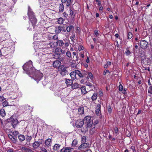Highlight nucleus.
Returning a JSON list of instances; mask_svg holds the SVG:
<instances>
[{
    "instance_id": "nucleus-1",
    "label": "nucleus",
    "mask_w": 152,
    "mask_h": 152,
    "mask_svg": "<svg viewBox=\"0 0 152 152\" xmlns=\"http://www.w3.org/2000/svg\"><path fill=\"white\" fill-rule=\"evenodd\" d=\"M91 117L87 116L83 120L80 119L77 120L75 122V126L77 128L82 127L84 124H86V128H90L93 122L91 119Z\"/></svg>"
},
{
    "instance_id": "nucleus-2",
    "label": "nucleus",
    "mask_w": 152,
    "mask_h": 152,
    "mask_svg": "<svg viewBox=\"0 0 152 152\" xmlns=\"http://www.w3.org/2000/svg\"><path fill=\"white\" fill-rule=\"evenodd\" d=\"M32 63V62L30 61L25 63L23 66V70L26 72V73L27 74H33L35 71L34 68L33 67Z\"/></svg>"
},
{
    "instance_id": "nucleus-3",
    "label": "nucleus",
    "mask_w": 152,
    "mask_h": 152,
    "mask_svg": "<svg viewBox=\"0 0 152 152\" xmlns=\"http://www.w3.org/2000/svg\"><path fill=\"white\" fill-rule=\"evenodd\" d=\"M28 14L29 18V21H30L32 26L34 28L36 23L37 20L35 17L34 13L29 6L28 7Z\"/></svg>"
},
{
    "instance_id": "nucleus-4",
    "label": "nucleus",
    "mask_w": 152,
    "mask_h": 152,
    "mask_svg": "<svg viewBox=\"0 0 152 152\" xmlns=\"http://www.w3.org/2000/svg\"><path fill=\"white\" fill-rule=\"evenodd\" d=\"M43 76V75L42 73L38 72L33 76V78L38 83L39 81L41 80Z\"/></svg>"
},
{
    "instance_id": "nucleus-5",
    "label": "nucleus",
    "mask_w": 152,
    "mask_h": 152,
    "mask_svg": "<svg viewBox=\"0 0 152 152\" xmlns=\"http://www.w3.org/2000/svg\"><path fill=\"white\" fill-rule=\"evenodd\" d=\"M140 46L142 48H146L148 46V43L146 41L142 40L140 42Z\"/></svg>"
},
{
    "instance_id": "nucleus-6",
    "label": "nucleus",
    "mask_w": 152,
    "mask_h": 152,
    "mask_svg": "<svg viewBox=\"0 0 152 152\" xmlns=\"http://www.w3.org/2000/svg\"><path fill=\"white\" fill-rule=\"evenodd\" d=\"M60 69V73L62 76H64L67 73V71L66 70V68L64 66H61Z\"/></svg>"
},
{
    "instance_id": "nucleus-7",
    "label": "nucleus",
    "mask_w": 152,
    "mask_h": 152,
    "mask_svg": "<svg viewBox=\"0 0 152 152\" xmlns=\"http://www.w3.org/2000/svg\"><path fill=\"white\" fill-rule=\"evenodd\" d=\"M13 116L10 117V119L11 121L12 124L13 128H15V126L18 123V120L15 118H13Z\"/></svg>"
},
{
    "instance_id": "nucleus-8",
    "label": "nucleus",
    "mask_w": 152,
    "mask_h": 152,
    "mask_svg": "<svg viewBox=\"0 0 152 152\" xmlns=\"http://www.w3.org/2000/svg\"><path fill=\"white\" fill-rule=\"evenodd\" d=\"M73 149L70 147H65L62 148L60 152H73Z\"/></svg>"
},
{
    "instance_id": "nucleus-9",
    "label": "nucleus",
    "mask_w": 152,
    "mask_h": 152,
    "mask_svg": "<svg viewBox=\"0 0 152 152\" xmlns=\"http://www.w3.org/2000/svg\"><path fill=\"white\" fill-rule=\"evenodd\" d=\"M82 143L78 148V149L80 150H82L89 146V143L88 142Z\"/></svg>"
},
{
    "instance_id": "nucleus-10",
    "label": "nucleus",
    "mask_w": 152,
    "mask_h": 152,
    "mask_svg": "<svg viewBox=\"0 0 152 152\" xmlns=\"http://www.w3.org/2000/svg\"><path fill=\"white\" fill-rule=\"evenodd\" d=\"M101 105L99 104H98L96 107V110L95 112L97 115H99L101 113Z\"/></svg>"
},
{
    "instance_id": "nucleus-11",
    "label": "nucleus",
    "mask_w": 152,
    "mask_h": 152,
    "mask_svg": "<svg viewBox=\"0 0 152 152\" xmlns=\"http://www.w3.org/2000/svg\"><path fill=\"white\" fill-rule=\"evenodd\" d=\"M42 143V141H35L33 144L32 146L34 148H37L39 145Z\"/></svg>"
},
{
    "instance_id": "nucleus-12",
    "label": "nucleus",
    "mask_w": 152,
    "mask_h": 152,
    "mask_svg": "<svg viewBox=\"0 0 152 152\" xmlns=\"http://www.w3.org/2000/svg\"><path fill=\"white\" fill-rule=\"evenodd\" d=\"M8 137L10 140L11 142L14 143H16L17 142V139L15 137L13 136L11 134H9Z\"/></svg>"
},
{
    "instance_id": "nucleus-13",
    "label": "nucleus",
    "mask_w": 152,
    "mask_h": 152,
    "mask_svg": "<svg viewBox=\"0 0 152 152\" xmlns=\"http://www.w3.org/2000/svg\"><path fill=\"white\" fill-rule=\"evenodd\" d=\"M61 64V62L59 61H55L53 63V66L55 68L58 67Z\"/></svg>"
},
{
    "instance_id": "nucleus-14",
    "label": "nucleus",
    "mask_w": 152,
    "mask_h": 152,
    "mask_svg": "<svg viewBox=\"0 0 152 152\" xmlns=\"http://www.w3.org/2000/svg\"><path fill=\"white\" fill-rule=\"evenodd\" d=\"M63 27L61 26H57L56 27L55 32L56 34L60 33L63 29Z\"/></svg>"
},
{
    "instance_id": "nucleus-15",
    "label": "nucleus",
    "mask_w": 152,
    "mask_h": 152,
    "mask_svg": "<svg viewBox=\"0 0 152 152\" xmlns=\"http://www.w3.org/2000/svg\"><path fill=\"white\" fill-rule=\"evenodd\" d=\"M70 76L72 79H75L76 78L77 75L76 70L75 71L71 72L70 74Z\"/></svg>"
},
{
    "instance_id": "nucleus-16",
    "label": "nucleus",
    "mask_w": 152,
    "mask_h": 152,
    "mask_svg": "<svg viewBox=\"0 0 152 152\" xmlns=\"http://www.w3.org/2000/svg\"><path fill=\"white\" fill-rule=\"evenodd\" d=\"M56 43L57 45L60 47H63L64 44V42L62 40H58Z\"/></svg>"
},
{
    "instance_id": "nucleus-17",
    "label": "nucleus",
    "mask_w": 152,
    "mask_h": 152,
    "mask_svg": "<svg viewBox=\"0 0 152 152\" xmlns=\"http://www.w3.org/2000/svg\"><path fill=\"white\" fill-rule=\"evenodd\" d=\"M21 149L23 152H31L32 151L29 148L22 147Z\"/></svg>"
},
{
    "instance_id": "nucleus-18",
    "label": "nucleus",
    "mask_w": 152,
    "mask_h": 152,
    "mask_svg": "<svg viewBox=\"0 0 152 152\" xmlns=\"http://www.w3.org/2000/svg\"><path fill=\"white\" fill-rule=\"evenodd\" d=\"M51 139L50 138H48L45 140V143L46 146L48 147H49L50 146V144L51 143Z\"/></svg>"
},
{
    "instance_id": "nucleus-19",
    "label": "nucleus",
    "mask_w": 152,
    "mask_h": 152,
    "mask_svg": "<svg viewBox=\"0 0 152 152\" xmlns=\"http://www.w3.org/2000/svg\"><path fill=\"white\" fill-rule=\"evenodd\" d=\"M61 50L60 48H57L55 50V53L58 56V58H59V57H60V52Z\"/></svg>"
},
{
    "instance_id": "nucleus-20",
    "label": "nucleus",
    "mask_w": 152,
    "mask_h": 152,
    "mask_svg": "<svg viewBox=\"0 0 152 152\" xmlns=\"http://www.w3.org/2000/svg\"><path fill=\"white\" fill-rule=\"evenodd\" d=\"M60 147V145L59 144H55L53 147V149L54 151L58 150Z\"/></svg>"
},
{
    "instance_id": "nucleus-21",
    "label": "nucleus",
    "mask_w": 152,
    "mask_h": 152,
    "mask_svg": "<svg viewBox=\"0 0 152 152\" xmlns=\"http://www.w3.org/2000/svg\"><path fill=\"white\" fill-rule=\"evenodd\" d=\"M18 139L20 142L24 140L25 139V136L22 134H20L18 136Z\"/></svg>"
},
{
    "instance_id": "nucleus-22",
    "label": "nucleus",
    "mask_w": 152,
    "mask_h": 152,
    "mask_svg": "<svg viewBox=\"0 0 152 152\" xmlns=\"http://www.w3.org/2000/svg\"><path fill=\"white\" fill-rule=\"evenodd\" d=\"M66 83L68 86H71L72 84V80H71L66 79Z\"/></svg>"
},
{
    "instance_id": "nucleus-23",
    "label": "nucleus",
    "mask_w": 152,
    "mask_h": 152,
    "mask_svg": "<svg viewBox=\"0 0 152 152\" xmlns=\"http://www.w3.org/2000/svg\"><path fill=\"white\" fill-rule=\"evenodd\" d=\"M74 29V27L72 25L67 26L66 28V30L68 32H69Z\"/></svg>"
},
{
    "instance_id": "nucleus-24",
    "label": "nucleus",
    "mask_w": 152,
    "mask_h": 152,
    "mask_svg": "<svg viewBox=\"0 0 152 152\" xmlns=\"http://www.w3.org/2000/svg\"><path fill=\"white\" fill-rule=\"evenodd\" d=\"M45 56V54H42L41 57L39 58L40 59V62H43L45 61L46 59Z\"/></svg>"
},
{
    "instance_id": "nucleus-25",
    "label": "nucleus",
    "mask_w": 152,
    "mask_h": 152,
    "mask_svg": "<svg viewBox=\"0 0 152 152\" xmlns=\"http://www.w3.org/2000/svg\"><path fill=\"white\" fill-rule=\"evenodd\" d=\"M84 109L83 107H80L78 109V113L79 114H82L84 113Z\"/></svg>"
},
{
    "instance_id": "nucleus-26",
    "label": "nucleus",
    "mask_w": 152,
    "mask_h": 152,
    "mask_svg": "<svg viewBox=\"0 0 152 152\" xmlns=\"http://www.w3.org/2000/svg\"><path fill=\"white\" fill-rule=\"evenodd\" d=\"M0 115L2 117H4L5 116V112L4 109H2L0 110Z\"/></svg>"
},
{
    "instance_id": "nucleus-27",
    "label": "nucleus",
    "mask_w": 152,
    "mask_h": 152,
    "mask_svg": "<svg viewBox=\"0 0 152 152\" xmlns=\"http://www.w3.org/2000/svg\"><path fill=\"white\" fill-rule=\"evenodd\" d=\"M82 93L83 94H85L86 93V88L85 86H82L80 88Z\"/></svg>"
},
{
    "instance_id": "nucleus-28",
    "label": "nucleus",
    "mask_w": 152,
    "mask_h": 152,
    "mask_svg": "<svg viewBox=\"0 0 152 152\" xmlns=\"http://www.w3.org/2000/svg\"><path fill=\"white\" fill-rule=\"evenodd\" d=\"M80 85L77 83H74L72 86V88L73 89L77 88L79 87Z\"/></svg>"
},
{
    "instance_id": "nucleus-29",
    "label": "nucleus",
    "mask_w": 152,
    "mask_h": 152,
    "mask_svg": "<svg viewBox=\"0 0 152 152\" xmlns=\"http://www.w3.org/2000/svg\"><path fill=\"white\" fill-rule=\"evenodd\" d=\"M77 140L75 139L72 142V146L73 147H75L77 145Z\"/></svg>"
},
{
    "instance_id": "nucleus-30",
    "label": "nucleus",
    "mask_w": 152,
    "mask_h": 152,
    "mask_svg": "<svg viewBox=\"0 0 152 152\" xmlns=\"http://www.w3.org/2000/svg\"><path fill=\"white\" fill-rule=\"evenodd\" d=\"M64 20L62 18H60L58 19V22L59 24H63Z\"/></svg>"
},
{
    "instance_id": "nucleus-31",
    "label": "nucleus",
    "mask_w": 152,
    "mask_h": 152,
    "mask_svg": "<svg viewBox=\"0 0 152 152\" xmlns=\"http://www.w3.org/2000/svg\"><path fill=\"white\" fill-rule=\"evenodd\" d=\"M66 56L67 57H68L69 58H72L71 53L69 51H67L66 53Z\"/></svg>"
},
{
    "instance_id": "nucleus-32",
    "label": "nucleus",
    "mask_w": 152,
    "mask_h": 152,
    "mask_svg": "<svg viewBox=\"0 0 152 152\" xmlns=\"http://www.w3.org/2000/svg\"><path fill=\"white\" fill-rule=\"evenodd\" d=\"M76 73L77 75H78L79 77H83V75H82V72L81 73L80 71L78 70H76Z\"/></svg>"
},
{
    "instance_id": "nucleus-33",
    "label": "nucleus",
    "mask_w": 152,
    "mask_h": 152,
    "mask_svg": "<svg viewBox=\"0 0 152 152\" xmlns=\"http://www.w3.org/2000/svg\"><path fill=\"white\" fill-rule=\"evenodd\" d=\"M64 5L62 3L60 4L59 11L60 12H62L64 10Z\"/></svg>"
},
{
    "instance_id": "nucleus-34",
    "label": "nucleus",
    "mask_w": 152,
    "mask_h": 152,
    "mask_svg": "<svg viewBox=\"0 0 152 152\" xmlns=\"http://www.w3.org/2000/svg\"><path fill=\"white\" fill-rule=\"evenodd\" d=\"M88 76L87 77L88 78H90L91 80L93 78V76L91 72H88Z\"/></svg>"
},
{
    "instance_id": "nucleus-35",
    "label": "nucleus",
    "mask_w": 152,
    "mask_h": 152,
    "mask_svg": "<svg viewBox=\"0 0 152 152\" xmlns=\"http://www.w3.org/2000/svg\"><path fill=\"white\" fill-rule=\"evenodd\" d=\"M23 107L25 109H26V110H27L28 109L30 110L31 108V107L28 105H24L23 106Z\"/></svg>"
},
{
    "instance_id": "nucleus-36",
    "label": "nucleus",
    "mask_w": 152,
    "mask_h": 152,
    "mask_svg": "<svg viewBox=\"0 0 152 152\" xmlns=\"http://www.w3.org/2000/svg\"><path fill=\"white\" fill-rule=\"evenodd\" d=\"M88 72L85 71H83L82 72V75H83V77H86L88 74Z\"/></svg>"
},
{
    "instance_id": "nucleus-37",
    "label": "nucleus",
    "mask_w": 152,
    "mask_h": 152,
    "mask_svg": "<svg viewBox=\"0 0 152 152\" xmlns=\"http://www.w3.org/2000/svg\"><path fill=\"white\" fill-rule=\"evenodd\" d=\"M49 45L50 46V47L51 48H54L56 46L53 42H51L49 44Z\"/></svg>"
},
{
    "instance_id": "nucleus-38",
    "label": "nucleus",
    "mask_w": 152,
    "mask_h": 152,
    "mask_svg": "<svg viewBox=\"0 0 152 152\" xmlns=\"http://www.w3.org/2000/svg\"><path fill=\"white\" fill-rule=\"evenodd\" d=\"M132 37V34L131 32L128 33V37L129 39H131Z\"/></svg>"
},
{
    "instance_id": "nucleus-39",
    "label": "nucleus",
    "mask_w": 152,
    "mask_h": 152,
    "mask_svg": "<svg viewBox=\"0 0 152 152\" xmlns=\"http://www.w3.org/2000/svg\"><path fill=\"white\" fill-rule=\"evenodd\" d=\"M61 96V98L62 100L63 101V102H66V100H65V99H67V97L66 96H64V97H63V96Z\"/></svg>"
},
{
    "instance_id": "nucleus-40",
    "label": "nucleus",
    "mask_w": 152,
    "mask_h": 152,
    "mask_svg": "<svg viewBox=\"0 0 152 152\" xmlns=\"http://www.w3.org/2000/svg\"><path fill=\"white\" fill-rule=\"evenodd\" d=\"M86 141V137L85 136H83L82 138V142L85 143Z\"/></svg>"
},
{
    "instance_id": "nucleus-41",
    "label": "nucleus",
    "mask_w": 152,
    "mask_h": 152,
    "mask_svg": "<svg viewBox=\"0 0 152 152\" xmlns=\"http://www.w3.org/2000/svg\"><path fill=\"white\" fill-rule=\"evenodd\" d=\"M69 40H68L66 42H65L64 43V46L66 47H67L69 46Z\"/></svg>"
},
{
    "instance_id": "nucleus-42",
    "label": "nucleus",
    "mask_w": 152,
    "mask_h": 152,
    "mask_svg": "<svg viewBox=\"0 0 152 152\" xmlns=\"http://www.w3.org/2000/svg\"><path fill=\"white\" fill-rule=\"evenodd\" d=\"M148 92L152 94V86H150L148 90Z\"/></svg>"
},
{
    "instance_id": "nucleus-43",
    "label": "nucleus",
    "mask_w": 152,
    "mask_h": 152,
    "mask_svg": "<svg viewBox=\"0 0 152 152\" xmlns=\"http://www.w3.org/2000/svg\"><path fill=\"white\" fill-rule=\"evenodd\" d=\"M84 49V47L82 46H79L78 47V49L80 51H81L82 50H83Z\"/></svg>"
},
{
    "instance_id": "nucleus-44",
    "label": "nucleus",
    "mask_w": 152,
    "mask_h": 152,
    "mask_svg": "<svg viewBox=\"0 0 152 152\" xmlns=\"http://www.w3.org/2000/svg\"><path fill=\"white\" fill-rule=\"evenodd\" d=\"M32 138L31 136H27L26 140L30 142L32 139Z\"/></svg>"
},
{
    "instance_id": "nucleus-45",
    "label": "nucleus",
    "mask_w": 152,
    "mask_h": 152,
    "mask_svg": "<svg viewBox=\"0 0 152 152\" xmlns=\"http://www.w3.org/2000/svg\"><path fill=\"white\" fill-rule=\"evenodd\" d=\"M75 33L78 34H79L80 33V29L79 27L77 28L76 30L75 31Z\"/></svg>"
},
{
    "instance_id": "nucleus-46",
    "label": "nucleus",
    "mask_w": 152,
    "mask_h": 152,
    "mask_svg": "<svg viewBox=\"0 0 152 152\" xmlns=\"http://www.w3.org/2000/svg\"><path fill=\"white\" fill-rule=\"evenodd\" d=\"M8 102H7V101H4L3 103H2V104H3V105L4 106V107H5V106H7V105H8Z\"/></svg>"
},
{
    "instance_id": "nucleus-47",
    "label": "nucleus",
    "mask_w": 152,
    "mask_h": 152,
    "mask_svg": "<svg viewBox=\"0 0 152 152\" xmlns=\"http://www.w3.org/2000/svg\"><path fill=\"white\" fill-rule=\"evenodd\" d=\"M53 39L54 40H57L58 39V37L57 35H55L53 37Z\"/></svg>"
},
{
    "instance_id": "nucleus-48",
    "label": "nucleus",
    "mask_w": 152,
    "mask_h": 152,
    "mask_svg": "<svg viewBox=\"0 0 152 152\" xmlns=\"http://www.w3.org/2000/svg\"><path fill=\"white\" fill-rule=\"evenodd\" d=\"M75 37V34H72V35L70 37V39H71L72 41L74 39Z\"/></svg>"
},
{
    "instance_id": "nucleus-49",
    "label": "nucleus",
    "mask_w": 152,
    "mask_h": 152,
    "mask_svg": "<svg viewBox=\"0 0 152 152\" xmlns=\"http://www.w3.org/2000/svg\"><path fill=\"white\" fill-rule=\"evenodd\" d=\"M119 89L120 91H122L123 90V86L121 84H120L119 86Z\"/></svg>"
},
{
    "instance_id": "nucleus-50",
    "label": "nucleus",
    "mask_w": 152,
    "mask_h": 152,
    "mask_svg": "<svg viewBox=\"0 0 152 152\" xmlns=\"http://www.w3.org/2000/svg\"><path fill=\"white\" fill-rule=\"evenodd\" d=\"M108 73L109 74H110V73L109 70H104V75H105L106 73Z\"/></svg>"
},
{
    "instance_id": "nucleus-51",
    "label": "nucleus",
    "mask_w": 152,
    "mask_h": 152,
    "mask_svg": "<svg viewBox=\"0 0 152 152\" xmlns=\"http://www.w3.org/2000/svg\"><path fill=\"white\" fill-rule=\"evenodd\" d=\"M97 96H92L91 99L92 100L94 101L96 99H97Z\"/></svg>"
},
{
    "instance_id": "nucleus-52",
    "label": "nucleus",
    "mask_w": 152,
    "mask_h": 152,
    "mask_svg": "<svg viewBox=\"0 0 152 152\" xmlns=\"http://www.w3.org/2000/svg\"><path fill=\"white\" fill-rule=\"evenodd\" d=\"M94 34H95V35L96 36H98L99 34V33L98 31H97V30H95L94 31Z\"/></svg>"
},
{
    "instance_id": "nucleus-53",
    "label": "nucleus",
    "mask_w": 152,
    "mask_h": 152,
    "mask_svg": "<svg viewBox=\"0 0 152 152\" xmlns=\"http://www.w3.org/2000/svg\"><path fill=\"white\" fill-rule=\"evenodd\" d=\"M69 15H70L71 16L73 15L74 14L73 11L71 9L69 10Z\"/></svg>"
},
{
    "instance_id": "nucleus-54",
    "label": "nucleus",
    "mask_w": 152,
    "mask_h": 152,
    "mask_svg": "<svg viewBox=\"0 0 152 152\" xmlns=\"http://www.w3.org/2000/svg\"><path fill=\"white\" fill-rule=\"evenodd\" d=\"M71 0H68V1L67 2L66 4V6L67 7H69V6L70 4Z\"/></svg>"
},
{
    "instance_id": "nucleus-55",
    "label": "nucleus",
    "mask_w": 152,
    "mask_h": 152,
    "mask_svg": "<svg viewBox=\"0 0 152 152\" xmlns=\"http://www.w3.org/2000/svg\"><path fill=\"white\" fill-rule=\"evenodd\" d=\"M19 133L17 131H14L13 132V134L15 135L19 134Z\"/></svg>"
},
{
    "instance_id": "nucleus-56",
    "label": "nucleus",
    "mask_w": 152,
    "mask_h": 152,
    "mask_svg": "<svg viewBox=\"0 0 152 152\" xmlns=\"http://www.w3.org/2000/svg\"><path fill=\"white\" fill-rule=\"evenodd\" d=\"M114 130L115 132L116 133L118 132V129L117 127H115L114 128Z\"/></svg>"
},
{
    "instance_id": "nucleus-57",
    "label": "nucleus",
    "mask_w": 152,
    "mask_h": 152,
    "mask_svg": "<svg viewBox=\"0 0 152 152\" xmlns=\"http://www.w3.org/2000/svg\"><path fill=\"white\" fill-rule=\"evenodd\" d=\"M96 2H98V5L100 6L101 4V2L99 0H95Z\"/></svg>"
},
{
    "instance_id": "nucleus-58",
    "label": "nucleus",
    "mask_w": 152,
    "mask_h": 152,
    "mask_svg": "<svg viewBox=\"0 0 152 152\" xmlns=\"http://www.w3.org/2000/svg\"><path fill=\"white\" fill-rule=\"evenodd\" d=\"M125 53L126 55L128 56L130 53V52L129 50H127L126 51Z\"/></svg>"
},
{
    "instance_id": "nucleus-59",
    "label": "nucleus",
    "mask_w": 152,
    "mask_h": 152,
    "mask_svg": "<svg viewBox=\"0 0 152 152\" xmlns=\"http://www.w3.org/2000/svg\"><path fill=\"white\" fill-rule=\"evenodd\" d=\"M123 93L124 94H126V88H124V90H123Z\"/></svg>"
},
{
    "instance_id": "nucleus-60",
    "label": "nucleus",
    "mask_w": 152,
    "mask_h": 152,
    "mask_svg": "<svg viewBox=\"0 0 152 152\" xmlns=\"http://www.w3.org/2000/svg\"><path fill=\"white\" fill-rule=\"evenodd\" d=\"M108 111L109 112L111 113L112 111V109L110 106L108 107Z\"/></svg>"
},
{
    "instance_id": "nucleus-61",
    "label": "nucleus",
    "mask_w": 152,
    "mask_h": 152,
    "mask_svg": "<svg viewBox=\"0 0 152 152\" xmlns=\"http://www.w3.org/2000/svg\"><path fill=\"white\" fill-rule=\"evenodd\" d=\"M102 9H103V7L102 6L100 7L99 8V11L101 12H102Z\"/></svg>"
},
{
    "instance_id": "nucleus-62",
    "label": "nucleus",
    "mask_w": 152,
    "mask_h": 152,
    "mask_svg": "<svg viewBox=\"0 0 152 152\" xmlns=\"http://www.w3.org/2000/svg\"><path fill=\"white\" fill-rule=\"evenodd\" d=\"M42 150L44 152H47L46 149L45 148H42Z\"/></svg>"
},
{
    "instance_id": "nucleus-63",
    "label": "nucleus",
    "mask_w": 152,
    "mask_h": 152,
    "mask_svg": "<svg viewBox=\"0 0 152 152\" xmlns=\"http://www.w3.org/2000/svg\"><path fill=\"white\" fill-rule=\"evenodd\" d=\"M131 148L133 151H135V147L134 146H132L131 147Z\"/></svg>"
},
{
    "instance_id": "nucleus-64",
    "label": "nucleus",
    "mask_w": 152,
    "mask_h": 152,
    "mask_svg": "<svg viewBox=\"0 0 152 152\" xmlns=\"http://www.w3.org/2000/svg\"><path fill=\"white\" fill-rule=\"evenodd\" d=\"M102 94V90L99 89V95H101Z\"/></svg>"
}]
</instances>
